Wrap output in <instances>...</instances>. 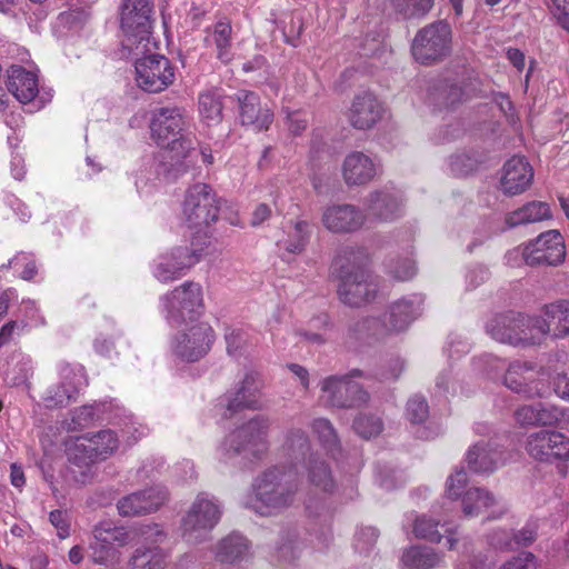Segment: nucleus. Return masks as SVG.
<instances>
[{"label":"nucleus","instance_id":"f257e3e1","mask_svg":"<svg viewBox=\"0 0 569 569\" xmlns=\"http://www.w3.org/2000/svg\"><path fill=\"white\" fill-rule=\"evenodd\" d=\"M486 331L501 343L540 346L549 333L556 338L569 335V301L546 306L542 316L530 317L513 311L497 315L487 322Z\"/></svg>","mask_w":569,"mask_h":569},{"label":"nucleus","instance_id":"f03ea898","mask_svg":"<svg viewBox=\"0 0 569 569\" xmlns=\"http://www.w3.org/2000/svg\"><path fill=\"white\" fill-rule=\"evenodd\" d=\"M136 537L143 540L163 542L166 533L158 523L139 525L131 528L120 526L111 520L99 521L92 528L89 542V557L96 565L112 567L120 562V548L131 543Z\"/></svg>","mask_w":569,"mask_h":569},{"label":"nucleus","instance_id":"7ed1b4c3","mask_svg":"<svg viewBox=\"0 0 569 569\" xmlns=\"http://www.w3.org/2000/svg\"><path fill=\"white\" fill-rule=\"evenodd\" d=\"M369 254L363 248H347L333 261V270L340 279L338 295L350 307L372 300L377 283L368 271Z\"/></svg>","mask_w":569,"mask_h":569},{"label":"nucleus","instance_id":"20e7f679","mask_svg":"<svg viewBox=\"0 0 569 569\" xmlns=\"http://www.w3.org/2000/svg\"><path fill=\"white\" fill-rule=\"evenodd\" d=\"M300 485L297 468H269L254 481L251 508L261 516L277 515L293 505Z\"/></svg>","mask_w":569,"mask_h":569},{"label":"nucleus","instance_id":"39448f33","mask_svg":"<svg viewBox=\"0 0 569 569\" xmlns=\"http://www.w3.org/2000/svg\"><path fill=\"white\" fill-rule=\"evenodd\" d=\"M118 443L117 435L112 430L78 437L68 449L72 479L79 485L90 483L96 476L94 465L112 455Z\"/></svg>","mask_w":569,"mask_h":569},{"label":"nucleus","instance_id":"423d86ee","mask_svg":"<svg viewBox=\"0 0 569 569\" xmlns=\"http://www.w3.org/2000/svg\"><path fill=\"white\" fill-rule=\"evenodd\" d=\"M189 129L190 119L184 108L161 107L152 113L151 137L158 146L172 152V158H186L193 149V137Z\"/></svg>","mask_w":569,"mask_h":569},{"label":"nucleus","instance_id":"0eeeda50","mask_svg":"<svg viewBox=\"0 0 569 569\" xmlns=\"http://www.w3.org/2000/svg\"><path fill=\"white\" fill-rule=\"evenodd\" d=\"M466 482L467 475L462 469L448 478L447 496L441 506L445 515L453 510L449 505H452L458 498H461L462 512L466 517H477L483 511H488L487 520H496L507 512L506 503L497 500L486 489L472 487L465 490Z\"/></svg>","mask_w":569,"mask_h":569},{"label":"nucleus","instance_id":"6e6552de","mask_svg":"<svg viewBox=\"0 0 569 569\" xmlns=\"http://www.w3.org/2000/svg\"><path fill=\"white\" fill-rule=\"evenodd\" d=\"M271 421L258 415L228 435L218 451L224 460L242 456L248 460H261L269 449Z\"/></svg>","mask_w":569,"mask_h":569},{"label":"nucleus","instance_id":"1a4fd4ad","mask_svg":"<svg viewBox=\"0 0 569 569\" xmlns=\"http://www.w3.org/2000/svg\"><path fill=\"white\" fill-rule=\"evenodd\" d=\"M159 310L172 328L188 326L204 311L203 290L200 283L184 281L159 299Z\"/></svg>","mask_w":569,"mask_h":569},{"label":"nucleus","instance_id":"9d476101","mask_svg":"<svg viewBox=\"0 0 569 569\" xmlns=\"http://www.w3.org/2000/svg\"><path fill=\"white\" fill-rule=\"evenodd\" d=\"M151 4L148 0H124L121 7L122 47L130 53L148 51L151 33Z\"/></svg>","mask_w":569,"mask_h":569},{"label":"nucleus","instance_id":"9b49d317","mask_svg":"<svg viewBox=\"0 0 569 569\" xmlns=\"http://www.w3.org/2000/svg\"><path fill=\"white\" fill-rule=\"evenodd\" d=\"M451 43V26L446 20H438L416 33L411 43V54L418 63L431 66L450 54Z\"/></svg>","mask_w":569,"mask_h":569},{"label":"nucleus","instance_id":"f8f14e48","mask_svg":"<svg viewBox=\"0 0 569 569\" xmlns=\"http://www.w3.org/2000/svg\"><path fill=\"white\" fill-rule=\"evenodd\" d=\"M220 517V505L206 493L198 495L182 520L183 539L191 545L207 540Z\"/></svg>","mask_w":569,"mask_h":569},{"label":"nucleus","instance_id":"ddd939ff","mask_svg":"<svg viewBox=\"0 0 569 569\" xmlns=\"http://www.w3.org/2000/svg\"><path fill=\"white\" fill-rule=\"evenodd\" d=\"M183 217L189 228L201 230L217 221L219 200L212 188L206 183L190 187L184 197Z\"/></svg>","mask_w":569,"mask_h":569},{"label":"nucleus","instance_id":"4468645a","mask_svg":"<svg viewBox=\"0 0 569 569\" xmlns=\"http://www.w3.org/2000/svg\"><path fill=\"white\" fill-rule=\"evenodd\" d=\"M422 302L423 299L420 295L402 298L390 306L382 319H369L363 327L378 337L402 331L420 315Z\"/></svg>","mask_w":569,"mask_h":569},{"label":"nucleus","instance_id":"2eb2a0df","mask_svg":"<svg viewBox=\"0 0 569 569\" xmlns=\"http://www.w3.org/2000/svg\"><path fill=\"white\" fill-rule=\"evenodd\" d=\"M134 69L138 87L150 93L166 90L176 79L171 61L160 54H149L137 59Z\"/></svg>","mask_w":569,"mask_h":569},{"label":"nucleus","instance_id":"dca6fc26","mask_svg":"<svg viewBox=\"0 0 569 569\" xmlns=\"http://www.w3.org/2000/svg\"><path fill=\"white\" fill-rule=\"evenodd\" d=\"M523 262L528 266H558L566 259V244L558 230H548L523 246Z\"/></svg>","mask_w":569,"mask_h":569},{"label":"nucleus","instance_id":"f3484780","mask_svg":"<svg viewBox=\"0 0 569 569\" xmlns=\"http://www.w3.org/2000/svg\"><path fill=\"white\" fill-rule=\"evenodd\" d=\"M359 370H352L346 376H331L322 381L321 390L327 393L328 402L337 408H358L369 401V393L352 378L360 376Z\"/></svg>","mask_w":569,"mask_h":569},{"label":"nucleus","instance_id":"a211bd4d","mask_svg":"<svg viewBox=\"0 0 569 569\" xmlns=\"http://www.w3.org/2000/svg\"><path fill=\"white\" fill-rule=\"evenodd\" d=\"M201 250L177 247L160 254L152 263L153 277L162 283L182 278L201 259Z\"/></svg>","mask_w":569,"mask_h":569},{"label":"nucleus","instance_id":"6ab92c4d","mask_svg":"<svg viewBox=\"0 0 569 569\" xmlns=\"http://www.w3.org/2000/svg\"><path fill=\"white\" fill-rule=\"evenodd\" d=\"M526 451L542 462L569 459V438L563 433L550 430H540L527 437Z\"/></svg>","mask_w":569,"mask_h":569},{"label":"nucleus","instance_id":"aec40b11","mask_svg":"<svg viewBox=\"0 0 569 569\" xmlns=\"http://www.w3.org/2000/svg\"><path fill=\"white\" fill-rule=\"evenodd\" d=\"M321 223L335 234H348L361 230L367 223V214L351 203H332L323 208Z\"/></svg>","mask_w":569,"mask_h":569},{"label":"nucleus","instance_id":"412c9836","mask_svg":"<svg viewBox=\"0 0 569 569\" xmlns=\"http://www.w3.org/2000/svg\"><path fill=\"white\" fill-rule=\"evenodd\" d=\"M538 371V363L531 366L527 361L516 360L505 375V385L526 398H542L548 393V387L541 382Z\"/></svg>","mask_w":569,"mask_h":569},{"label":"nucleus","instance_id":"4be33fe9","mask_svg":"<svg viewBox=\"0 0 569 569\" xmlns=\"http://www.w3.org/2000/svg\"><path fill=\"white\" fill-rule=\"evenodd\" d=\"M214 338L209 323H190L186 326V331L173 338L171 346L179 356H204L211 350Z\"/></svg>","mask_w":569,"mask_h":569},{"label":"nucleus","instance_id":"5701e85b","mask_svg":"<svg viewBox=\"0 0 569 569\" xmlns=\"http://www.w3.org/2000/svg\"><path fill=\"white\" fill-rule=\"evenodd\" d=\"M168 500V491L162 486H153L122 497L117 509L122 517H134L154 512Z\"/></svg>","mask_w":569,"mask_h":569},{"label":"nucleus","instance_id":"b1692460","mask_svg":"<svg viewBox=\"0 0 569 569\" xmlns=\"http://www.w3.org/2000/svg\"><path fill=\"white\" fill-rule=\"evenodd\" d=\"M380 172L379 163L361 151L349 152L341 164L343 181L349 187L366 186Z\"/></svg>","mask_w":569,"mask_h":569},{"label":"nucleus","instance_id":"393cba45","mask_svg":"<svg viewBox=\"0 0 569 569\" xmlns=\"http://www.w3.org/2000/svg\"><path fill=\"white\" fill-rule=\"evenodd\" d=\"M533 169L525 157L515 156L501 170L500 189L507 196L523 193L532 183Z\"/></svg>","mask_w":569,"mask_h":569},{"label":"nucleus","instance_id":"a878e982","mask_svg":"<svg viewBox=\"0 0 569 569\" xmlns=\"http://www.w3.org/2000/svg\"><path fill=\"white\" fill-rule=\"evenodd\" d=\"M383 104L370 92L355 97L348 111V120L359 130H367L377 124L383 117Z\"/></svg>","mask_w":569,"mask_h":569},{"label":"nucleus","instance_id":"bb28decb","mask_svg":"<svg viewBox=\"0 0 569 569\" xmlns=\"http://www.w3.org/2000/svg\"><path fill=\"white\" fill-rule=\"evenodd\" d=\"M239 104V118L243 126L254 130H267L273 121V113L268 107H261L260 98L256 92L239 90L236 94Z\"/></svg>","mask_w":569,"mask_h":569},{"label":"nucleus","instance_id":"cd10ccee","mask_svg":"<svg viewBox=\"0 0 569 569\" xmlns=\"http://www.w3.org/2000/svg\"><path fill=\"white\" fill-rule=\"evenodd\" d=\"M262 381L259 373L250 371L246 373L241 386L232 397L227 399L226 411L223 412L224 419H230L234 413L243 409H260V391Z\"/></svg>","mask_w":569,"mask_h":569},{"label":"nucleus","instance_id":"c85d7f7f","mask_svg":"<svg viewBox=\"0 0 569 569\" xmlns=\"http://www.w3.org/2000/svg\"><path fill=\"white\" fill-rule=\"evenodd\" d=\"M280 456L291 466L307 462L311 453V441L306 430L299 427L288 428L283 433V440L279 449Z\"/></svg>","mask_w":569,"mask_h":569},{"label":"nucleus","instance_id":"c756f323","mask_svg":"<svg viewBox=\"0 0 569 569\" xmlns=\"http://www.w3.org/2000/svg\"><path fill=\"white\" fill-rule=\"evenodd\" d=\"M366 210L367 221L369 219L392 221L401 214V201L393 192L377 190L368 196Z\"/></svg>","mask_w":569,"mask_h":569},{"label":"nucleus","instance_id":"7c9ffc66","mask_svg":"<svg viewBox=\"0 0 569 569\" xmlns=\"http://www.w3.org/2000/svg\"><path fill=\"white\" fill-rule=\"evenodd\" d=\"M311 233L310 221L302 218L291 219L283 226V233L278 239L277 246L290 254H300L309 243Z\"/></svg>","mask_w":569,"mask_h":569},{"label":"nucleus","instance_id":"2f4dec72","mask_svg":"<svg viewBox=\"0 0 569 569\" xmlns=\"http://www.w3.org/2000/svg\"><path fill=\"white\" fill-rule=\"evenodd\" d=\"M466 461L469 469L476 473L492 472L505 463L503 452L486 441L472 446L467 452Z\"/></svg>","mask_w":569,"mask_h":569},{"label":"nucleus","instance_id":"473e14b6","mask_svg":"<svg viewBox=\"0 0 569 569\" xmlns=\"http://www.w3.org/2000/svg\"><path fill=\"white\" fill-rule=\"evenodd\" d=\"M7 86L8 90L21 103L32 101L39 92L37 74L20 66H12L8 70Z\"/></svg>","mask_w":569,"mask_h":569},{"label":"nucleus","instance_id":"72a5a7b5","mask_svg":"<svg viewBox=\"0 0 569 569\" xmlns=\"http://www.w3.org/2000/svg\"><path fill=\"white\" fill-rule=\"evenodd\" d=\"M305 463L310 486L326 496H332L338 490V481L325 459L318 455H310Z\"/></svg>","mask_w":569,"mask_h":569},{"label":"nucleus","instance_id":"f704fd0d","mask_svg":"<svg viewBox=\"0 0 569 569\" xmlns=\"http://www.w3.org/2000/svg\"><path fill=\"white\" fill-rule=\"evenodd\" d=\"M146 545L138 547L129 560L130 569H162L168 558L167 552L153 540H144Z\"/></svg>","mask_w":569,"mask_h":569},{"label":"nucleus","instance_id":"c9c22d12","mask_svg":"<svg viewBox=\"0 0 569 569\" xmlns=\"http://www.w3.org/2000/svg\"><path fill=\"white\" fill-rule=\"evenodd\" d=\"M552 217L548 203L542 201H530L522 207L509 212L506 216V223L510 228L521 224L536 223L548 220Z\"/></svg>","mask_w":569,"mask_h":569},{"label":"nucleus","instance_id":"e433bc0d","mask_svg":"<svg viewBox=\"0 0 569 569\" xmlns=\"http://www.w3.org/2000/svg\"><path fill=\"white\" fill-rule=\"evenodd\" d=\"M442 560L440 553L426 546H412L403 550L400 559L401 569H433Z\"/></svg>","mask_w":569,"mask_h":569},{"label":"nucleus","instance_id":"4c0bfd02","mask_svg":"<svg viewBox=\"0 0 569 569\" xmlns=\"http://www.w3.org/2000/svg\"><path fill=\"white\" fill-rule=\"evenodd\" d=\"M545 363H539L538 375L541 382L548 388L552 383L553 391L563 400H569V378L558 361L552 358H545Z\"/></svg>","mask_w":569,"mask_h":569},{"label":"nucleus","instance_id":"58836bf2","mask_svg":"<svg viewBox=\"0 0 569 569\" xmlns=\"http://www.w3.org/2000/svg\"><path fill=\"white\" fill-rule=\"evenodd\" d=\"M79 395V388L68 377L63 381L49 387L42 396V402L47 409L63 408L74 402Z\"/></svg>","mask_w":569,"mask_h":569},{"label":"nucleus","instance_id":"ea45409f","mask_svg":"<svg viewBox=\"0 0 569 569\" xmlns=\"http://www.w3.org/2000/svg\"><path fill=\"white\" fill-rule=\"evenodd\" d=\"M248 551V540L243 536L233 532L218 543L216 557L221 562L233 563L242 560Z\"/></svg>","mask_w":569,"mask_h":569},{"label":"nucleus","instance_id":"a19ab883","mask_svg":"<svg viewBox=\"0 0 569 569\" xmlns=\"http://www.w3.org/2000/svg\"><path fill=\"white\" fill-rule=\"evenodd\" d=\"M232 27L228 19H221L213 26L212 41L217 49V58L227 63L232 59L231 54Z\"/></svg>","mask_w":569,"mask_h":569},{"label":"nucleus","instance_id":"79ce46f5","mask_svg":"<svg viewBox=\"0 0 569 569\" xmlns=\"http://www.w3.org/2000/svg\"><path fill=\"white\" fill-rule=\"evenodd\" d=\"M320 445L332 456L340 451V440L332 423L326 418H317L311 423Z\"/></svg>","mask_w":569,"mask_h":569},{"label":"nucleus","instance_id":"37998d69","mask_svg":"<svg viewBox=\"0 0 569 569\" xmlns=\"http://www.w3.org/2000/svg\"><path fill=\"white\" fill-rule=\"evenodd\" d=\"M199 113L208 124L218 123L222 119L221 97L217 91H206L199 96Z\"/></svg>","mask_w":569,"mask_h":569},{"label":"nucleus","instance_id":"c03bdc74","mask_svg":"<svg viewBox=\"0 0 569 569\" xmlns=\"http://www.w3.org/2000/svg\"><path fill=\"white\" fill-rule=\"evenodd\" d=\"M440 520H433L427 516L417 517L413 533L417 538L440 542L442 535L438 530Z\"/></svg>","mask_w":569,"mask_h":569},{"label":"nucleus","instance_id":"a18cd8bd","mask_svg":"<svg viewBox=\"0 0 569 569\" xmlns=\"http://www.w3.org/2000/svg\"><path fill=\"white\" fill-rule=\"evenodd\" d=\"M397 11L407 18L423 17L433 6V0H391Z\"/></svg>","mask_w":569,"mask_h":569},{"label":"nucleus","instance_id":"49530a36","mask_svg":"<svg viewBox=\"0 0 569 569\" xmlns=\"http://www.w3.org/2000/svg\"><path fill=\"white\" fill-rule=\"evenodd\" d=\"M11 268L21 279L31 280L37 274V264L30 253L20 252L9 260Z\"/></svg>","mask_w":569,"mask_h":569},{"label":"nucleus","instance_id":"de8ad7c7","mask_svg":"<svg viewBox=\"0 0 569 569\" xmlns=\"http://www.w3.org/2000/svg\"><path fill=\"white\" fill-rule=\"evenodd\" d=\"M352 427L360 437L369 439L381 432L382 421L373 415H359L355 419Z\"/></svg>","mask_w":569,"mask_h":569},{"label":"nucleus","instance_id":"09e8293b","mask_svg":"<svg viewBox=\"0 0 569 569\" xmlns=\"http://www.w3.org/2000/svg\"><path fill=\"white\" fill-rule=\"evenodd\" d=\"M227 352L229 356L250 351L252 340L248 332L241 329H232L226 333Z\"/></svg>","mask_w":569,"mask_h":569},{"label":"nucleus","instance_id":"8fccbe9b","mask_svg":"<svg viewBox=\"0 0 569 569\" xmlns=\"http://www.w3.org/2000/svg\"><path fill=\"white\" fill-rule=\"evenodd\" d=\"M537 533L531 527H525L509 539V535L503 532V540L492 541L491 543L497 548H513L526 547L536 540Z\"/></svg>","mask_w":569,"mask_h":569},{"label":"nucleus","instance_id":"3c124183","mask_svg":"<svg viewBox=\"0 0 569 569\" xmlns=\"http://www.w3.org/2000/svg\"><path fill=\"white\" fill-rule=\"evenodd\" d=\"M407 418L412 423H422L429 417V406L425 397L415 395L407 402Z\"/></svg>","mask_w":569,"mask_h":569},{"label":"nucleus","instance_id":"603ef678","mask_svg":"<svg viewBox=\"0 0 569 569\" xmlns=\"http://www.w3.org/2000/svg\"><path fill=\"white\" fill-rule=\"evenodd\" d=\"M301 550V541L296 532L288 533L287 538L281 542L278 548L279 561L292 562L296 560Z\"/></svg>","mask_w":569,"mask_h":569},{"label":"nucleus","instance_id":"864d4df0","mask_svg":"<svg viewBox=\"0 0 569 569\" xmlns=\"http://www.w3.org/2000/svg\"><path fill=\"white\" fill-rule=\"evenodd\" d=\"M88 12L82 9H72L66 12H61L58 16V23L69 30H79L84 22L88 20Z\"/></svg>","mask_w":569,"mask_h":569},{"label":"nucleus","instance_id":"5fc2aeb1","mask_svg":"<svg viewBox=\"0 0 569 569\" xmlns=\"http://www.w3.org/2000/svg\"><path fill=\"white\" fill-rule=\"evenodd\" d=\"M515 419L521 427H539V402L519 407Z\"/></svg>","mask_w":569,"mask_h":569},{"label":"nucleus","instance_id":"6e6d98bb","mask_svg":"<svg viewBox=\"0 0 569 569\" xmlns=\"http://www.w3.org/2000/svg\"><path fill=\"white\" fill-rule=\"evenodd\" d=\"M449 166L455 176H466L477 168V161L466 153H460L450 157Z\"/></svg>","mask_w":569,"mask_h":569},{"label":"nucleus","instance_id":"4d7b16f0","mask_svg":"<svg viewBox=\"0 0 569 569\" xmlns=\"http://www.w3.org/2000/svg\"><path fill=\"white\" fill-rule=\"evenodd\" d=\"M388 271L393 278L398 280H409L416 274L415 261L410 258H405L399 262L390 263L388 266Z\"/></svg>","mask_w":569,"mask_h":569},{"label":"nucleus","instance_id":"13d9d810","mask_svg":"<svg viewBox=\"0 0 569 569\" xmlns=\"http://www.w3.org/2000/svg\"><path fill=\"white\" fill-rule=\"evenodd\" d=\"M379 532L373 527L361 528L356 533L355 546L360 552L368 551L377 541Z\"/></svg>","mask_w":569,"mask_h":569},{"label":"nucleus","instance_id":"bf43d9fd","mask_svg":"<svg viewBox=\"0 0 569 569\" xmlns=\"http://www.w3.org/2000/svg\"><path fill=\"white\" fill-rule=\"evenodd\" d=\"M561 417V410L555 406L539 402V427L555 426Z\"/></svg>","mask_w":569,"mask_h":569},{"label":"nucleus","instance_id":"052dcab7","mask_svg":"<svg viewBox=\"0 0 569 569\" xmlns=\"http://www.w3.org/2000/svg\"><path fill=\"white\" fill-rule=\"evenodd\" d=\"M289 130L293 134H300L308 124V117L302 111H289L286 109Z\"/></svg>","mask_w":569,"mask_h":569},{"label":"nucleus","instance_id":"680f3d73","mask_svg":"<svg viewBox=\"0 0 569 569\" xmlns=\"http://www.w3.org/2000/svg\"><path fill=\"white\" fill-rule=\"evenodd\" d=\"M550 10L558 22L569 30V0H550Z\"/></svg>","mask_w":569,"mask_h":569},{"label":"nucleus","instance_id":"e2e57ef3","mask_svg":"<svg viewBox=\"0 0 569 569\" xmlns=\"http://www.w3.org/2000/svg\"><path fill=\"white\" fill-rule=\"evenodd\" d=\"M536 559L531 552H522L510 561L506 562L500 569H536Z\"/></svg>","mask_w":569,"mask_h":569},{"label":"nucleus","instance_id":"0e129e2a","mask_svg":"<svg viewBox=\"0 0 569 569\" xmlns=\"http://www.w3.org/2000/svg\"><path fill=\"white\" fill-rule=\"evenodd\" d=\"M96 418V410L92 406L78 408L72 416V422L80 428L88 427Z\"/></svg>","mask_w":569,"mask_h":569},{"label":"nucleus","instance_id":"69168bd1","mask_svg":"<svg viewBox=\"0 0 569 569\" xmlns=\"http://www.w3.org/2000/svg\"><path fill=\"white\" fill-rule=\"evenodd\" d=\"M50 522L58 530V536L64 539L69 536V523L64 512L61 510H53L49 515Z\"/></svg>","mask_w":569,"mask_h":569},{"label":"nucleus","instance_id":"338daca9","mask_svg":"<svg viewBox=\"0 0 569 569\" xmlns=\"http://www.w3.org/2000/svg\"><path fill=\"white\" fill-rule=\"evenodd\" d=\"M293 339L296 340L297 345H321L325 342V339L321 333L312 332L305 329H297L293 332Z\"/></svg>","mask_w":569,"mask_h":569},{"label":"nucleus","instance_id":"774afa93","mask_svg":"<svg viewBox=\"0 0 569 569\" xmlns=\"http://www.w3.org/2000/svg\"><path fill=\"white\" fill-rule=\"evenodd\" d=\"M456 569H487V565L480 556H463Z\"/></svg>","mask_w":569,"mask_h":569}]
</instances>
